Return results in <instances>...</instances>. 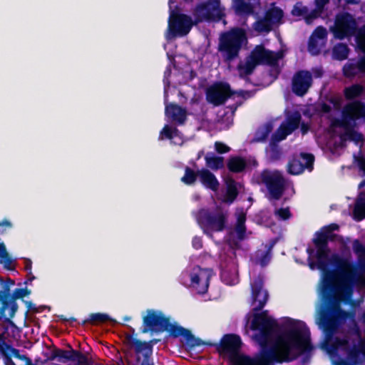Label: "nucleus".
Instances as JSON below:
<instances>
[{
  "instance_id": "f257e3e1",
  "label": "nucleus",
  "mask_w": 365,
  "mask_h": 365,
  "mask_svg": "<svg viewBox=\"0 0 365 365\" xmlns=\"http://www.w3.org/2000/svg\"><path fill=\"white\" fill-rule=\"evenodd\" d=\"M289 329L271 340L278 327L276 319L268 316V311L255 314L250 328L259 331V343L262 347L261 359H254L245 354H234L230 361L233 365H269L289 362L296 359L295 350H306L311 347L310 332L303 323V327H296L295 322L288 318Z\"/></svg>"
},
{
  "instance_id": "f03ea898",
  "label": "nucleus",
  "mask_w": 365,
  "mask_h": 365,
  "mask_svg": "<svg viewBox=\"0 0 365 365\" xmlns=\"http://www.w3.org/2000/svg\"><path fill=\"white\" fill-rule=\"evenodd\" d=\"M312 242L316 247L318 268L324 272L321 287L322 299L331 303L336 299L344 302L351 299L354 288L362 282L356 266L337 254L329 259L327 238L321 230L315 233Z\"/></svg>"
},
{
  "instance_id": "7ed1b4c3",
  "label": "nucleus",
  "mask_w": 365,
  "mask_h": 365,
  "mask_svg": "<svg viewBox=\"0 0 365 365\" xmlns=\"http://www.w3.org/2000/svg\"><path fill=\"white\" fill-rule=\"evenodd\" d=\"M173 0H169L168 30L173 37L187 36L195 24L203 21H220L225 16V8L220 0H207L197 4L193 9L194 21L190 16L180 13L178 6L173 9Z\"/></svg>"
},
{
  "instance_id": "20e7f679",
  "label": "nucleus",
  "mask_w": 365,
  "mask_h": 365,
  "mask_svg": "<svg viewBox=\"0 0 365 365\" xmlns=\"http://www.w3.org/2000/svg\"><path fill=\"white\" fill-rule=\"evenodd\" d=\"M3 331L0 333V355L3 358L4 365H35L32 360L13 346V341L18 340L20 333L12 335L9 326H2Z\"/></svg>"
},
{
  "instance_id": "39448f33",
  "label": "nucleus",
  "mask_w": 365,
  "mask_h": 365,
  "mask_svg": "<svg viewBox=\"0 0 365 365\" xmlns=\"http://www.w3.org/2000/svg\"><path fill=\"white\" fill-rule=\"evenodd\" d=\"M246 40L245 32L240 28H234L221 34L219 38L218 51L224 61L230 63L237 58Z\"/></svg>"
},
{
  "instance_id": "423d86ee",
  "label": "nucleus",
  "mask_w": 365,
  "mask_h": 365,
  "mask_svg": "<svg viewBox=\"0 0 365 365\" xmlns=\"http://www.w3.org/2000/svg\"><path fill=\"white\" fill-rule=\"evenodd\" d=\"M282 57L280 53L267 50L262 45L256 46L247 57L245 63L237 66L240 76L244 78L250 76L258 65L274 66Z\"/></svg>"
},
{
  "instance_id": "0eeeda50",
  "label": "nucleus",
  "mask_w": 365,
  "mask_h": 365,
  "mask_svg": "<svg viewBox=\"0 0 365 365\" xmlns=\"http://www.w3.org/2000/svg\"><path fill=\"white\" fill-rule=\"evenodd\" d=\"M68 347V350L59 348L53 349L47 356V361L56 360L61 364L71 362L72 365H93V361L87 354L73 349L70 345Z\"/></svg>"
},
{
  "instance_id": "6e6552de",
  "label": "nucleus",
  "mask_w": 365,
  "mask_h": 365,
  "mask_svg": "<svg viewBox=\"0 0 365 365\" xmlns=\"http://www.w3.org/2000/svg\"><path fill=\"white\" fill-rule=\"evenodd\" d=\"M260 177L262 182L267 189L269 200H279L285 190V179L282 174L277 170H264Z\"/></svg>"
},
{
  "instance_id": "1a4fd4ad",
  "label": "nucleus",
  "mask_w": 365,
  "mask_h": 365,
  "mask_svg": "<svg viewBox=\"0 0 365 365\" xmlns=\"http://www.w3.org/2000/svg\"><path fill=\"white\" fill-rule=\"evenodd\" d=\"M31 293V290L28 289L27 287L24 288H16L12 291L11 295L10 297V300L8 303L7 307L6 309V314L5 318L1 319L5 324L3 326H9V329H11L12 335L19 334L21 330L16 325V324L12 321V319L15 317L16 312L19 309V305L17 303L18 299L25 301L24 299L26 297H28Z\"/></svg>"
},
{
  "instance_id": "9d476101",
  "label": "nucleus",
  "mask_w": 365,
  "mask_h": 365,
  "mask_svg": "<svg viewBox=\"0 0 365 365\" xmlns=\"http://www.w3.org/2000/svg\"><path fill=\"white\" fill-rule=\"evenodd\" d=\"M131 334L125 335V342L131 348H133L135 354L137 355V361L139 362L140 360V354H142L143 359L140 365H153L151 361L150 356L153 352V345L158 342V339H152L149 341H142L140 339L133 336L135 334V329L129 327Z\"/></svg>"
},
{
  "instance_id": "9b49d317",
  "label": "nucleus",
  "mask_w": 365,
  "mask_h": 365,
  "mask_svg": "<svg viewBox=\"0 0 365 365\" xmlns=\"http://www.w3.org/2000/svg\"><path fill=\"white\" fill-rule=\"evenodd\" d=\"M356 31V22L350 13L343 12L336 16L334 27L332 29L336 38L344 39L354 35Z\"/></svg>"
},
{
  "instance_id": "f8f14e48",
  "label": "nucleus",
  "mask_w": 365,
  "mask_h": 365,
  "mask_svg": "<svg viewBox=\"0 0 365 365\" xmlns=\"http://www.w3.org/2000/svg\"><path fill=\"white\" fill-rule=\"evenodd\" d=\"M161 312L148 309L147 314L143 318V327L140 332L143 334L150 332L161 333L166 329L168 319Z\"/></svg>"
},
{
  "instance_id": "ddd939ff",
  "label": "nucleus",
  "mask_w": 365,
  "mask_h": 365,
  "mask_svg": "<svg viewBox=\"0 0 365 365\" xmlns=\"http://www.w3.org/2000/svg\"><path fill=\"white\" fill-rule=\"evenodd\" d=\"M198 222L214 232H222L226 227L227 215L222 210L212 212L208 210H201L198 213Z\"/></svg>"
},
{
  "instance_id": "4468645a",
  "label": "nucleus",
  "mask_w": 365,
  "mask_h": 365,
  "mask_svg": "<svg viewBox=\"0 0 365 365\" xmlns=\"http://www.w3.org/2000/svg\"><path fill=\"white\" fill-rule=\"evenodd\" d=\"M341 116V119H336L333 125L340 128L351 125L355 120L365 116V103L356 101L346 105L342 110Z\"/></svg>"
},
{
  "instance_id": "2eb2a0df",
  "label": "nucleus",
  "mask_w": 365,
  "mask_h": 365,
  "mask_svg": "<svg viewBox=\"0 0 365 365\" xmlns=\"http://www.w3.org/2000/svg\"><path fill=\"white\" fill-rule=\"evenodd\" d=\"M213 275V270L210 268H202L200 266H195L190 274L191 286L195 288L198 294L207 293L210 281Z\"/></svg>"
},
{
  "instance_id": "dca6fc26",
  "label": "nucleus",
  "mask_w": 365,
  "mask_h": 365,
  "mask_svg": "<svg viewBox=\"0 0 365 365\" xmlns=\"http://www.w3.org/2000/svg\"><path fill=\"white\" fill-rule=\"evenodd\" d=\"M203 345L215 346L220 354H229L230 358L231 356L239 354L242 341L240 336L237 334H226L222 337L219 344L205 341V344Z\"/></svg>"
},
{
  "instance_id": "f3484780",
  "label": "nucleus",
  "mask_w": 365,
  "mask_h": 365,
  "mask_svg": "<svg viewBox=\"0 0 365 365\" xmlns=\"http://www.w3.org/2000/svg\"><path fill=\"white\" fill-rule=\"evenodd\" d=\"M164 331L169 333V335L173 338H178L182 336L185 339V343L187 346L192 349L197 346H200L205 344V341L201 339L195 337L190 331L176 323L172 324L170 319H168V326Z\"/></svg>"
},
{
  "instance_id": "a211bd4d",
  "label": "nucleus",
  "mask_w": 365,
  "mask_h": 365,
  "mask_svg": "<svg viewBox=\"0 0 365 365\" xmlns=\"http://www.w3.org/2000/svg\"><path fill=\"white\" fill-rule=\"evenodd\" d=\"M234 94L230 86L227 83H217L207 88L206 98L215 106L224 104Z\"/></svg>"
},
{
  "instance_id": "6ab92c4d",
  "label": "nucleus",
  "mask_w": 365,
  "mask_h": 365,
  "mask_svg": "<svg viewBox=\"0 0 365 365\" xmlns=\"http://www.w3.org/2000/svg\"><path fill=\"white\" fill-rule=\"evenodd\" d=\"M313 83L312 75L307 70L297 71L292 80V91L299 97L305 96Z\"/></svg>"
},
{
  "instance_id": "aec40b11",
  "label": "nucleus",
  "mask_w": 365,
  "mask_h": 365,
  "mask_svg": "<svg viewBox=\"0 0 365 365\" xmlns=\"http://www.w3.org/2000/svg\"><path fill=\"white\" fill-rule=\"evenodd\" d=\"M314 156L312 153H301L299 155H294L287 164V172L293 175H299L305 169H313Z\"/></svg>"
},
{
  "instance_id": "412c9836",
  "label": "nucleus",
  "mask_w": 365,
  "mask_h": 365,
  "mask_svg": "<svg viewBox=\"0 0 365 365\" xmlns=\"http://www.w3.org/2000/svg\"><path fill=\"white\" fill-rule=\"evenodd\" d=\"M264 282L260 277H256L251 284L252 304H256L252 309L254 314H259L266 305L269 294L267 290L263 289ZM261 312H259L260 314Z\"/></svg>"
},
{
  "instance_id": "4be33fe9",
  "label": "nucleus",
  "mask_w": 365,
  "mask_h": 365,
  "mask_svg": "<svg viewBox=\"0 0 365 365\" xmlns=\"http://www.w3.org/2000/svg\"><path fill=\"white\" fill-rule=\"evenodd\" d=\"M339 317L336 313L322 314L319 320V326L323 328L325 336L328 338L334 336L339 327Z\"/></svg>"
},
{
  "instance_id": "5701e85b",
  "label": "nucleus",
  "mask_w": 365,
  "mask_h": 365,
  "mask_svg": "<svg viewBox=\"0 0 365 365\" xmlns=\"http://www.w3.org/2000/svg\"><path fill=\"white\" fill-rule=\"evenodd\" d=\"M349 341L345 338L325 337L323 342L322 348L330 355L336 354L340 348L345 347L348 345Z\"/></svg>"
},
{
  "instance_id": "b1692460",
  "label": "nucleus",
  "mask_w": 365,
  "mask_h": 365,
  "mask_svg": "<svg viewBox=\"0 0 365 365\" xmlns=\"http://www.w3.org/2000/svg\"><path fill=\"white\" fill-rule=\"evenodd\" d=\"M165 113L166 116L170 118L179 125L183 124L187 118L186 110L175 103L166 105Z\"/></svg>"
},
{
  "instance_id": "393cba45",
  "label": "nucleus",
  "mask_w": 365,
  "mask_h": 365,
  "mask_svg": "<svg viewBox=\"0 0 365 365\" xmlns=\"http://www.w3.org/2000/svg\"><path fill=\"white\" fill-rule=\"evenodd\" d=\"M199 178L200 182L206 188L212 191H217L219 188L220 183L215 175L209 170L202 168L200 170Z\"/></svg>"
},
{
  "instance_id": "a878e982",
  "label": "nucleus",
  "mask_w": 365,
  "mask_h": 365,
  "mask_svg": "<svg viewBox=\"0 0 365 365\" xmlns=\"http://www.w3.org/2000/svg\"><path fill=\"white\" fill-rule=\"evenodd\" d=\"M344 128L345 129L344 133L341 134L339 136L341 144L346 140L352 141L356 145H358L359 143H361V146L364 144L365 141L364 135L355 130L353 128L352 124Z\"/></svg>"
},
{
  "instance_id": "bb28decb",
  "label": "nucleus",
  "mask_w": 365,
  "mask_h": 365,
  "mask_svg": "<svg viewBox=\"0 0 365 365\" xmlns=\"http://www.w3.org/2000/svg\"><path fill=\"white\" fill-rule=\"evenodd\" d=\"M0 321L5 318L6 309L10 300L12 291L9 285H6L4 282H0Z\"/></svg>"
},
{
  "instance_id": "cd10ccee",
  "label": "nucleus",
  "mask_w": 365,
  "mask_h": 365,
  "mask_svg": "<svg viewBox=\"0 0 365 365\" xmlns=\"http://www.w3.org/2000/svg\"><path fill=\"white\" fill-rule=\"evenodd\" d=\"M352 250L356 256V262L359 269L361 272H365V245L358 239L352 242Z\"/></svg>"
},
{
  "instance_id": "c85d7f7f",
  "label": "nucleus",
  "mask_w": 365,
  "mask_h": 365,
  "mask_svg": "<svg viewBox=\"0 0 365 365\" xmlns=\"http://www.w3.org/2000/svg\"><path fill=\"white\" fill-rule=\"evenodd\" d=\"M247 165L246 160L240 156L230 157L227 164L228 170L235 173L242 172L246 168Z\"/></svg>"
},
{
  "instance_id": "c756f323",
  "label": "nucleus",
  "mask_w": 365,
  "mask_h": 365,
  "mask_svg": "<svg viewBox=\"0 0 365 365\" xmlns=\"http://www.w3.org/2000/svg\"><path fill=\"white\" fill-rule=\"evenodd\" d=\"M301 120V115L297 112L289 115L287 118V123L285 125H281V126H282V129L287 133L286 134L290 135L299 128Z\"/></svg>"
},
{
  "instance_id": "7c9ffc66",
  "label": "nucleus",
  "mask_w": 365,
  "mask_h": 365,
  "mask_svg": "<svg viewBox=\"0 0 365 365\" xmlns=\"http://www.w3.org/2000/svg\"><path fill=\"white\" fill-rule=\"evenodd\" d=\"M354 219L361 221L365 218V193H360L353 210Z\"/></svg>"
},
{
  "instance_id": "2f4dec72",
  "label": "nucleus",
  "mask_w": 365,
  "mask_h": 365,
  "mask_svg": "<svg viewBox=\"0 0 365 365\" xmlns=\"http://www.w3.org/2000/svg\"><path fill=\"white\" fill-rule=\"evenodd\" d=\"M232 6L237 15H250L254 12L252 5L245 0H233Z\"/></svg>"
},
{
  "instance_id": "473e14b6",
  "label": "nucleus",
  "mask_w": 365,
  "mask_h": 365,
  "mask_svg": "<svg viewBox=\"0 0 365 365\" xmlns=\"http://www.w3.org/2000/svg\"><path fill=\"white\" fill-rule=\"evenodd\" d=\"M264 16L274 26L281 22L284 16V12L279 7L273 6L266 11Z\"/></svg>"
},
{
  "instance_id": "72a5a7b5",
  "label": "nucleus",
  "mask_w": 365,
  "mask_h": 365,
  "mask_svg": "<svg viewBox=\"0 0 365 365\" xmlns=\"http://www.w3.org/2000/svg\"><path fill=\"white\" fill-rule=\"evenodd\" d=\"M239 195L237 183L234 180H230L227 182L226 192L225 195V202L232 203Z\"/></svg>"
},
{
  "instance_id": "f704fd0d",
  "label": "nucleus",
  "mask_w": 365,
  "mask_h": 365,
  "mask_svg": "<svg viewBox=\"0 0 365 365\" xmlns=\"http://www.w3.org/2000/svg\"><path fill=\"white\" fill-rule=\"evenodd\" d=\"M111 319L110 316L107 314L103 313H93L91 314L88 319H84L81 323H79L81 325H85L88 323L96 325L98 324L104 323L108 321H110Z\"/></svg>"
},
{
  "instance_id": "c9c22d12",
  "label": "nucleus",
  "mask_w": 365,
  "mask_h": 365,
  "mask_svg": "<svg viewBox=\"0 0 365 365\" xmlns=\"http://www.w3.org/2000/svg\"><path fill=\"white\" fill-rule=\"evenodd\" d=\"M349 48L348 46L343 43H339L335 45L332 49L333 58L338 61H343L348 58Z\"/></svg>"
},
{
  "instance_id": "e433bc0d",
  "label": "nucleus",
  "mask_w": 365,
  "mask_h": 365,
  "mask_svg": "<svg viewBox=\"0 0 365 365\" xmlns=\"http://www.w3.org/2000/svg\"><path fill=\"white\" fill-rule=\"evenodd\" d=\"M272 130L273 125L271 123L264 124L257 130L255 136V140L257 142L266 141Z\"/></svg>"
},
{
  "instance_id": "4c0bfd02",
  "label": "nucleus",
  "mask_w": 365,
  "mask_h": 365,
  "mask_svg": "<svg viewBox=\"0 0 365 365\" xmlns=\"http://www.w3.org/2000/svg\"><path fill=\"white\" fill-rule=\"evenodd\" d=\"M207 167L212 170H217L224 168V158L221 156H210L207 154L205 157Z\"/></svg>"
},
{
  "instance_id": "58836bf2",
  "label": "nucleus",
  "mask_w": 365,
  "mask_h": 365,
  "mask_svg": "<svg viewBox=\"0 0 365 365\" xmlns=\"http://www.w3.org/2000/svg\"><path fill=\"white\" fill-rule=\"evenodd\" d=\"M364 87L360 84H354L344 88V94L346 100H353L361 96Z\"/></svg>"
},
{
  "instance_id": "ea45409f",
  "label": "nucleus",
  "mask_w": 365,
  "mask_h": 365,
  "mask_svg": "<svg viewBox=\"0 0 365 365\" xmlns=\"http://www.w3.org/2000/svg\"><path fill=\"white\" fill-rule=\"evenodd\" d=\"M200 170L195 171L192 168L188 166L185 168V174L181 178V181L187 185H193L196 180L197 177H199Z\"/></svg>"
},
{
  "instance_id": "a19ab883",
  "label": "nucleus",
  "mask_w": 365,
  "mask_h": 365,
  "mask_svg": "<svg viewBox=\"0 0 365 365\" xmlns=\"http://www.w3.org/2000/svg\"><path fill=\"white\" fill-rule=\"evenodd\" d=\"M273 26L264 16L254 24V29L259 33H269L272 31Z\"/></svg>"
},
{
  "instance_id": "79ce46f5",
  "label": "nucleus",
  "mask_w": 365,
  "mask_h": 365,
  "mask_svg": "<svg viewBox=\"0 0 365 365\" xmlns=\"http://www.w3.org/2000/svg\"><path fill=\"white\" fill-rule=\"evenodd\" d=\"M285 131L282 129V126H279V128L272 135L270 139V145L272 146V149L274 150L277 148V144L279 141L284 140L288 134H286Z\"/></svg>"
},
{
  "instance_id": "37998d69",
  "label": "nucleus",
  "mask_w": 365,
  "mask_h": 365,
  "mask_svg": "<svg viewBox=\"0 0 365 365\" xmlns=\"http://www.w3.org/2000/svg\"><path fill=\"white\" fill-rule=\"evenodd\" d=\"M343 75L346 78H352L359 73L356 62H348L342 68Z\"/></svg>"
},
{
  "instance_id": "c03bdc74",
  "label": "nucleus",
  "mask_w": 365,
  "mask_h": 365,
  "mask_svg": "<svg viewBox=\"0 0 365 365\" xmlns=\"http://www.w3.org/2000/svg\"><path fill=\"white\" fill-rule=\"evenodd\" d=\"M308 11H309L308 8L306 6H303L301 2H298L294 6V7L291 11V14L294 16H304H304L307 14Z\"/></svg>"
},
{
  "instance_id": "a18cd8bd",
  "label": "nucleus",
  "mask_w": 365,
  "mask_h": 365,
  "mask_svg": "<svg viewBox=\"0 0 365 365\" xmlns=\"http://www.w3.org/2000/svg\"><path fill=\"white\" fill-rule=\"evenodd\" d=\"M274 215L282 220H287L292 217V213L290 212L289 208L287 207H281L274 211Z\"/></svg>"
},
{
  "instance_id": "49530a36",
  "label": "nucleus",
  "mask_w": 365,
  "mask_h": 365,
  "mask_svg": "<svg viewBox=\"0 0 365 365\" xmlns=\"http://www.w3.org/2000/svg\"><path fill=\"white\" fill-rule=\"evenodd\" d=\"M308 50L312 53H319L320 51L319 39L315 38L314 36H309L308 41Z\"/></svg>"
},
{
  "instance_id": "de8ad7c7",
  "label": "nucleus",
  "mask_w": 365,
  "mask_h": 365,
  "mask_svg": "<svg viewBox=\"0 0 365 365\" xmlns=\"http://www.w3.org/2000/svg\"><path fill=\"white\" fill-rule=\"evenodd\" d=\"M359 354L365 356V341H361L358 347H354L349 353L351 358H356Z\"/></svg>"
},
{
  "instance_id": "09e8293b",
  "label": "nucleus",
  "mask_w": 365,
  "mask_h": 365,
  "mask_svg": "<svg viewBox=\"0 0 365 365\" xmlns=\"http://www.w3.org/2000/svg\"><path fill=\"white\" fill-rule=\"evenodd\" d=\"M310 36H314L315 38L319 40L326 39L327 37V29L322 26H317Z\"/></svg>"
},
{
  "instance_id": "8fccbe9b",
  "label": "nucleus",
  "mask_w": 365,
  "mask_h": 365,
  "mask_svg": "<svg viewBox=\"0 0 365 365\" xmlns=\"http://www.w3.org/2000/svg\"><path fill=\"white\" fill-rule=\"evenodd\" d=\"M354 161L356 163L357 167L361 172V177H365V157L363 155L354 156Z\"/></svg>"
},
{
  "instance_id": "3c124183",
  "label": "nucleus",
  "mask_w": 365,
  "mask_h": 365,
  "mask_svg": "<svg viewBox=\"0 0 365 365\" xmlns=\"http://www.w3.org/2000/svg\"><path fill=\"white\" fill-rule=\"evenodd\" d=\"M322 11H319L317 9H313L310 13H308L304 16V21L306 24H311L313 21L318 17H319Z\"/></svg>"
},
{
  "instance_id": "603ef678",
  "label": "nucleus",
  "mask_w": 365,
  "mask_h": 365,
  "mask_svg": "<svg viewBox=\"0 0 365 365\" xmlns=\"http://www.w3.org/2000/svg\"><path fill=\"white\" fill-rule=\"evenodd\" d=\"M331 110V106L324 102L317 103L315 106V111L317 113L327 114V113H330Z\"/></svg>"
},
{
  "instance_id": "864d4df0",
  "label": "nucleus",
  "mask_w": 365,
  "mask_h": 365,
  "mask_svg": "<svg viewBox=\"0 0 365 365\" xmlns=\"http://www.w3.org/2000/svg\"><path fill=\"white\" fill-rule=\"evenodd\" d=\"M272 257L271 255V247L267 250L265 252H263L262 256L259 258V264L262 267L267 266Z\"/></svg>"
},
{
  "instance_id": "5fc2aeb1",
  "label": "nucleus",
  "mask_w": 365,
  "mask_h": 365,
  "mask_svg": "<svg viewBox=\"0 0 365 365\" xmlns=\"http://www.w3.org/2000/svg\"><path fill=\"white\" fill-rule=\"evenodd\" d=\"M215 150L220 154L226 153L230 150V148L229 146L220 141L215 143Z\"/></svg>"
},
{
  "instance_id": "6e6d98bb",
  "label": "nucleus",
  "mask_w": 365,
  "mask_h": 365,
  "mask_svg": "<svg viewBox=\"0 0 365 365\" xmlns=\"http://www.w3.org/2000/svg\"><path fill=\"white\" fill-rule=\"evenodd\" d=\"M236 224L245 225L247 216L243 209L237 210L236 212Z\"/></svg>"
},
{
  "instance_id": "4d7b16f0",
  "label": "nucleus",
  "mask_w": 365,
  "mask_h": 365,
  "mask_svg": "<svg viewBox=\"0 0 365 365\" xmlns=\"http://www.w3.org/2000/svg\"><path fill=\"white\" fill-rule=\"evenodd\" d=\"M12 262H13V260L11 258V257L9 256L8 252H7L6 257H1L0 258V263L4 265V267L7 269H9V270L13 269V268L11 266Z\"/></svg>"
},
{
  "instance_id": "13d9d810",
  "label": "nucleus",
  "mask_w": 365,
  "mask_h": 365,
  "mask_svg": "<svg viewBox=\"0 0 365 365\" xmlns=\"http://www.w3.org/2000/svg\"><path fill=\"white\" fill-rule=\"evenodd\" d=\"M24 303L26 306V310L25 311V313H24L26 317L28 316V314H29V312H35V313H38V312H40L38 309V308L36 307V304H34L32 302H31V301H24Z\"/></svg>"
},
{
  "instance_id": "bf43d9fd",
  "label": "nucleus",
  "mask_w": 365,
  "mask_h": 365,
  "mask_svg": "<svg viewBox=\"0 0 365 365\" xmlns=\"http://www.w3.org/2000/svg\"><path fill=\"white\" fill-rule=\"evenodd\" d=\"M173 128L168 125H165L160 131V135H164L166 138L171 140L173 138Z\"/></svg>"
},
{
  "instance_id": "052dcab7",
  "label": "nucleus",
  "mask_w": 365,
  "mask_h": 365,
  "mask_svg": "<svg viewBox=\"0 0 365 365\" xmlns=\"http://www.w3.org/2000/svg\"><path fill=\"white\" fill-rule=\"evenodd\" d=\"M235 231L239 239H243L246 233L245 225L236 224Z\"/></svg>"
},
{
  "instance_id": "680f3d73",
  "label": "nucleus",
  "mask_w": 365,
  "mask_h": 365,
  "mask_svg": "<svg viewBox=\"0 0 365 365\" xmlns=\"http://www.w3.org/2000/svg\"><path fill=\"white\" fill-rule=\"evenodd\" d=\"M192 245L195 250L201 249L202 247V241L201 237L197 236L194 237L192 240Z\"/></svg>"
},
{
  "instance_id": "e2e57ef3",
  "label": "nucleus",
  "mask_w": 365,
  "mask_h": 365,
  "mask_svg": "<svg viewBox=\"0 0 365 365\" xmlns=\"http://www.w3.org/2000/svg\"><path fill=\"white\" fill-rule=\"evenodd\" d=\"M357 69L359 73H365V57L360 58L357 61Z\"/></svg>"
},
{
  "instance_id": "0e129e2a",
  "label": "nucleus",
  "mask_w": 365,
  "mask_h": 365,
  "mask_svg": "<svg viewBox=\"0 0 365 365\" xmlns=\"http://www.w3.org/2000/svg\"><path fill=\"white\" fill-rule=\"evenodd\" d=\"M329 0H315L316 9L322 11L324 6L328 4Z\"/></svg>"
},
{
  "instance_id": "69168bd1",
  "label": "nucleus",
  "mask_w": 365,
  "mask_h": 365,
  "mask_svg": "<svg viewBox=\"0 0 365 365\" xmlns=\"http://www.w3.org/2000/svg\"><path fill=\"white\" fill-rule=\"evenodd\" d=\"M0 282H4L6 285H9L10 287H12L15 285L14 279H11L10 277H7L4 279V277H0Z\"/></svg>"
},
{
  "instance_id": "338daca9",
  "label": "nucleus",
  "mask_w": 365,
  "mask_h": 365,
  "mask_svg": "<svg viewBox=\"0 0 365 365\" xmlns=\"http://www.w3.org/2000/svg\"><path fill=\"white\" fill-rule=\"evenodd\" d=\"M300 128L302 135H305L308 133L310 125L307 123L302 122V123H300Z\"/></svg>"
},
{
  "instance_id": "774afa93",
  "label": "nucleus",
  "mask_w": 365,
  "mask_h": 365,
  "mask_svg": "<svg viewBox=\"0 0 365 365\" xmlns=\"http://www.w3.org/2000/svg\"><path fill=\"white\" fill-rule=\"evenodd\" d=\"M24 269L28 272L29 275H31L32 262L30 259H27L25 260Z\"/></svg>"
}]
</instances>
